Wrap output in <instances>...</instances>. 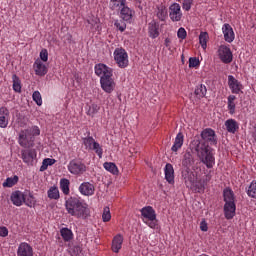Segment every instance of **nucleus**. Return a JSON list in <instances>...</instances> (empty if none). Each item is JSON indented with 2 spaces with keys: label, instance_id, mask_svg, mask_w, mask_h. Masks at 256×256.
<instances>
[{
  "label": "nucleus",
  "instance_id": "f257e3e1",
  "mask_svg": "<svg viewBox=\"0 0 256 256\" xmlns=\"http://www.w3.org/2000/svg\"><path fill=\"white\" fill-rule=\"evenodd\" d=\"M209 145H217V134L211 128L204 129L200 137L195 136L190 143L191 150L196 151L201 163L206 165L207 169H213L215 154H213V149Z\"/></svg>",
  "mask_w": 256,
  "mask_h": 256
},
{
  "label": "nucleus",
  "instance_id": "f03ea898",
  "mask_svg": "<svg viewBox=\"0 0 256 256\" xmlns=\"http://www.w3.org/2000/svg\"><path fill=\"white\" fill-rule=\"evenodd\" d=\"M66 211L76 219H87L91 215L89 205L85 200L78 197H70L65 201Z\"/></svg>",
  "mask_w": 256,
  "mask_h": 256
},
{
  "label": "nucleus",
  "instance_id": "7ed1b4c3",
  "mask_svg": "<svg viewBox=\"0 0 256 256\" xmlns=\"http://www.w3.org/2000/svg\"><path fill=\"white\" fill-rule=\"evenodd\" d=\"M193 165H195V157L192 152L187 151L182 158V177L186 185H190V187L195 183V174L191 171Z\"/></svg>",
  "mask_w": 256,
  "mask_h": 256
},
{
  "label": "nucleus",
  "instance_id": "20e7f679",
  "mask_svg": "<svg viewBox=\"0 0 256 256\" xmlns=\"http://www.w3.org/2000/svg\"><path fill=\"white\" fill-rule=\"evenodd\" d=\"M224 199V216L226 219L230 220L235 217V212L237 211V205L235 204V193L231 188H225L223 190Z\"/></svg>",
  "mask_w": 256,
  "mask_h": 256
},
{
  "label": "nucleus",
  "instance_id": "39448f33",
  "mask_svg": "<svg viewBox=\"0 0 256 256\" xmlns=\"http://www.w3.org/2000/svg\"><path fill=\"white\" fill-rule=\"evenodd\" d=\"M141 219L145 225L150 229H157L159 227V220H157V212L151 206H145L140 210Z\"/></svg>",
  "mask_w": 256,
  "mask_h": 256
},
{
  "label": "nucleus",
  "instance_id": "423d86ee",
  "mask_svg": "<svg viewBox=\"0 0 256 256\" xmlns=\"http://www.w3.org/2000/svg\"><path fill=\"white\" fill-rule=\"evenodd\" d=\"M67 169L71 175L81 177V175L87 173V165L84 164L83 160L74 158L68 163Z\"/></svg>",
  "mask_w": 256,
  "mask_h": 256
},
{
  "label": "nucleus",
  "instance_id": "0eeeda50",
  "mask_svg": "<svg viewBox=\"0 0 256 256\" xmlns=\"http://www.w3.org/2000/svg\"><path fill=\"white\" fill-rule=\"evenodd\" d=\"M18 143L24 149H31L35 145V138L31 129L22 130L19 134Z\"/></svg>",
  "mask_w": 256,
  "mask_h": 256
},
{
  "label": "nucleus",
  "instance_id": "6e6552de",
  "mask_svg": "<svg viewBox=\"0 0 256 256\" xmlns=\"http://www.w3.org/2000/svg\"><path fill=\"white\" fill-rule=\"evenodd\" d=\"M114 60L116 61L118 67L125 69L129 65V55L127 51L123 48H116L114 51Z\"/></svg>",
  "mask_w": 256,
  "mask_h": 256
},
{
  "label": "nucleus",
  "instance_id": "1a4fd4ad",
  "mask_svg": "<svg viewBox=\"0 0 256 256\" xmlns=\"http://www.w3.org/2000/svg\"><path fill=\"white\" fill-rule=\"evenodd\" d=\"M218 56L220 61L226 65H229V63L233 61V52H231V48H229V46L221 45L218 48Z\"/></svg>",
  "mask_w": 256,
  "mask_h": 256
},
{
  "label": "nucleus",
  "instance_id": "9d476101",
  "mask_svg": "<svg viewBox=\"0 0 256 256\" xmlns=\"http://www.w3.org/2000/svg\"><path fill=\"white\" fill-rule=\"evenodd\" d=\"M94 71L95 75H97V77H100V79L113 77V69L103 63L96 64L94 67Z\"/></svg>",
  "mask_w": 256,
  "mask_h": 256
},
{
  "label": "nucleus",
  "instance_id": "9b49d317",
  "mask_svg": "<svg viewBox=\"0 0 256 256\" xmlns=\"http://www.w3.org/2000/svg\"><path fill=\"white\" fill-rule=\"evenodd\" d=\"M169 17L171 21L179 22L183 19V12L181 11V5L179 3H173L169 7Z\"/></svg>",
  "mask_w": 256,
  "mask_h": 256
},
{
  "label": "nucleus",
  "instance_id": "f8f14e48",
  "mask_svg": "<svg viewBox=\"0 0 256 256\" xmlns=\"http://www.w3.org/2000/svg\"><path fill=\"white\" fill-rule=\"evenodd\" d=\"M228 87L234 95H239L244 89L243 84L233 75L228 76Z\"/></svg>",
  "mask_w": 256,
  "mask_h": 256
},
{
  "label": "nucleus",
  "instance_id": "ddd939ff",
  "mask_svg": "<svg viewBox=\"0 0 256 256\" xmlns=\"http://www.w3.org/2000/svg\"><path fill=\"white\" fill-rule=\"evenodd\" d=\"M100 85L101 89H103L105 93H112L115 91L116 84L113 76H109L108 78H101Z\"/></svg>",
  "mask_w": 256,
  "mask_h": 256
},
{
  "label": "nucleus",
  "instance_id": "4468645a",
  "mask_svg": "<svg viewBox=\"0 0 256 256\" xmlns=\"http://www.w3.org/2000/svg\"><path fill=\"white\" fill-rule=\"evenodd\" d=\"M21 159L26 165H33V161L37 159V151L35 149L22 150Z\"/></svg>",
  "mask_w": 256,
  "mask_h": 256
},
{
  "label": "nucleus",
  "instance_id": "2eb2a0df",
  "mask_svg": "<svg viewBox=\"0 0 256 256\" xmlns=\"http://www.w3.org/2000/svg\"><path fill=\"white\" fill-rule=\"evenodd\" d=\"M78 191L85 197H91L92 195H95V185L90 182H83L80 184Z\"/></svg>",
  "mask_w": 256,
  "mask_h": 256
},
{
  "label": "nucleus",
  "instance_id": "dca6fc26",
  "mask_svg": "<svg viewBox=\"0 0 256 256\" xmlns=\"http://www.w3.org/2000/svg\"><path fill=\"white\" fill-rule=\"evenodd\" d=\"M222 33L226 43H233V41H235V32L233 31V27H231L230 24L226 23L222 26Z\"/></svg>",
  "mask_w": 256,
  "mask_h": 256
},
{
  "label": "nucleus",
  "instance_id": "f3484780",
  "mask_svg": "<svg viewBox=\"0 0 256 256\" xmlns=\"http://www.w3.org/2000/svg\"><path fill=\"white\" fill-rule=\"evenodd\" d=\"M33 69L35 72V75L38 77H45V74L48 73L49 69L47 68V65H45L41 60H36L33 64Z\"/></svg>",
  "mask_w": 256,
  "mask_h": 256
},
{
  "label": "nucleus",
  "instance_id": "a211bd4d",
  "mask_svg": "<svg viewBox=\"0 0 256 256\" xmlns=\"http://www.w3.org/2000/svg\"><path fill=\"white\" fill-rule=\"evenodd\" d=\"M10 200L16 207H21L25 201V192L19 190L12 192Z\"/></svg>",
  "mask_w": 256,
  "mask_h": 256
},
{
  "label": "nucleus",
  "instance_id": "6ab92c4d",
  "mask_svg": "<svg viewBox=\"0 0 256 256\" xmlns=\"http://www.w3.org/2000/svg\"><path fill=\"white\" fill-rule=\"evenodd\" d=\"M165 179L169 185L175 184V169L171 163H167L164 168Z\"/></svg>",
  "mask_w": 256,
  "mask_h": 256
},
{
  "label": "nucleus",
  "instance_id": "aec40b11",
  "mask_svg": "<svg viewBox=\"0 0 256 256\" xmlns=\"http://www.w3.org/2000/svg\"><path fill=\"white\" fill-rule=\"evenodd\" d=\"M17 256H33V247L27 242L20 243L17 249Z\"/></svg>",
  "mask_w": 256,
  "mask_h": 256
},
{
  "label": "nucleus",
  "instance_id": "412c9836",
  "mask_svg": "<svg viewBox=\"0 0 256 256\" xmlns=\"http://www.w3.org/2000/svg\"><path fill=\"white\" fill-rule=\"evenodd\" d=\"M224 127L228 133H232V135H235L239 131V122L237 120L230 118L225 121Z\"/></svg>",
  "mask_w": 256,
  "mask_h": 256
},
{
  "label": "nucleus",
  "instance_id": "4be33fe9",
  "mask_svg": "<svg viewBox=\"0 0 256 256\" xmlns=\"http://www.w3.org/2000/svg\"><path fill=\"white\" fill-rule=\"evenodd\" d=\"M119 11L122 21H131L133 19V13H135V11L129 8L127 4H125Z\"/></svg>",
  "mask_w": 256,
  "mask_h": 256
},
{
  "label": "nucleus",
  "instance_id": "5701e85b",
  "mask_svg": "<svg viewBox=\"0 0 256 256\" xmlns=\"http://www.w3.org/2000/svg\"><path fill=\"white\" fill-rule=\"evenodd\" d=\"M9 125V109L5 107L0 108V127L1 129H6Z\"/></svg>",
  "mask_w": 256,
  "mask_h": 256
},
{
  "label": "nucleus",
  "instance_id": "b1692460",
  "mask_svg": "<svg viewBox=\"0 0 256 256\" xmlns=\"http://www.w3.org/2000/svg\"><path fill=\"white\" fill-rule=\"evenodd\" d=\"M123 247V235L118 234L112 240V251L113 253H119Z\"/></svg>",
  "mask_w": 256,
  "mask_h": 256
},
{
  "label": "nucleus",
  "instance_id": "393cba45",
  "mask_svg": "<svg viewBox=\"0 0 256 256\" xmlns=\"http://www.w3.org/2000/svg\"><path fill=\"white\" fill-rule=\"evenodd\" d=\"M148 33L151 39H157L159 36V23L152 21L148 24Z\"/></svg>",
  "mask_w": 256,
  "mask_h": 256
},
{
  "label": "nucleus",
  "instance_id": "a878e982",
  "mask_svg": "<svg viewBox=\"0 0 256 256\" xmlns=\"http://www.w3.org/2000/svg\"><path fill=\"white\" fill-rule=\"evenodd\" d=\"M237 101L236 95H229L227 98V109L229 111L230 115H235V109L237 107V104L235 103Z\"/></svg>",
  "mask_w": 256,
  "mask_h": 256
},
{
  "label": "nucleus",
  "instance_id": "bb28decb",
  "mask_svg": "<svg viewBox=\"0 0 256 256\" xmlns=\"http://www.w3.org/2000/svg\"><path fill=\"white\" fill-rule=\"evenodd\" d=\"M37 203V200H35V196H33V193H31L30 191H25L24 192V204L26 205V207H35Z\"/></svg>",
  "mask_w": 256,
  "mask_h": 256
},
{
  "label": "nucleus",
  "instance_id": "cd10ccee",
  "mask_svg": "<svg viewBox=\"0 0 256 256\" xmlns=\"http://www.w3.org/2000/svg\"><path fill=\"white\" fill-rule=\"evenodd\" d=\"M124 5H127V0H110L109 9L111 11H121Z\"/></svg>",
  "mask_w": 256,
  "mask_h": 256
},
{
  "label": "nucleus",
  "instance_id": "c85d7f7f",
  "mask_svg": "<svg viewBox=\"0 0 256 256\" xmlns=\"http://www.w3.org/2000/svg\"><path fill=\"white\" fill-rule=\"evenodd\" d=\"M183 141H184V136L183 133L179 132L176 135L175 141L173 146L171 147V151H173L174 153H177V151L179 149H181V147H183Z\"/></svg>",
  "mask_w": 256,
  "mask_h": 256
},
{
  "label": "nucleus",
  "instance_id": "c756f323",
  "mask_svg": "<svg viewBox=\"0 0 256 256\" xmlns=\"http://www.w3.org/2000/svg\"><path fill=\"white\" fill-rule=\"evenodd\" d=\"M167 15V7H165V5L161 4L157 6L156 16L160 21H165V19H167Z\"/></svg>",
  "mask_w": 256,
  "mask_h": 256
},
{
  "label": "nucleus",
  "instance_id": "7c9ffc66",
  "mask_svg": "<svg viewBox=\"0 0 256 256\" xmlns=\"http://www.w3.org/2000/svg\"><path fill=\"white\" fill-rule=\"evenodd\" d=\"M48 199H54V201H58L61 195L59 194V188L57 186H52L47 191Z\"/></svg>",
  "mask_w": 256,
  "mask_h": 256
},
{
  "label": "nucleus",
  "instance_id": "2f4dec72",
  "mask_svg": "<svg viewBox=\"0 0 256 256\" xmlns=\"http://www.w3.org/2000/svg\"><path fill=\"white\" fill-rule=\"evenodd\" d=\"M194 93L198 99H203V97L207 95V86H205V84L198 85Z\"/></svg>",
  "mask_w": 256,
  "mask_h": 256
},
{
  "label": "nucleus",
  "instance_id": "473e14b6",
  "mask_svg": "<svg viewBox=\"0 0 256 256\" xmlns=\"http://www.w3.org/2000/svg\"><path fill=\"white\" fill-rule=\"evenodd\" d=\"M103 167L106 171L112 173V175H117L119 173V168H117V165L113 162H105Z\"/></svg>",
  "mask_w": 256,
  "mask_h": 256
},
{
  "label": "nucleus",
  "instance_id": "72a5a7b5",
  "mask_svg": "<svg viewBox=\"0 0 256 256\" xmlns=\"http://www.w3.org/2000/svg\"><path fill=\"white\" fill-rule=\"evenodd\" d=\"M69 185H71V182L67 178L60 179V189L64 195H69L70 189Z\"/></svg>",
  "mask_w": 256,
  "mask_h": 256
},
{
  "label": "nucleus",
  "instance_id": "f704fd0d",
  "mask_svg": "<svg viewBox=\"0 0 256 256\" xmlns=\"http://www.w3.org/2000/svg\"><path fill=\"white\" fill-rule=\"evenodd\" d=\"M12 82H13V91L15 93H21V79L16 74L12 75Z\"/></svg>",
  "mask_w": 256,
  "mask_h": 256
},
{
  "label": "nucleus",
  "instance_id": "c9c22d12",
  "mask_svg": "<svg viewBox=\"0 0 256 256\" xmlns=\"http://www.w3.org/2000/svg\"><path fill=\"white\" fill-rule=\"evenodd\" d=\"M96 142L97 141H95V138H93V136L83 138V145L85 146V149H87L88 151H91L93 149V146Z\"/></svg>",
  "mask_w": 256,
  "mask_h": 256
},
{
  "label": "nucleus",
  "instance_id": "e433bc0d",
  "mask_svg": "<svg viewBox=\"0 0 256 256\" xmlns=\"http://www.w3.org/2000/svg\"><path fill=\"white\" fill-rule=\"evenodd\" d=\"M60 234L62 239H64V241L66 242L71 241V239H73V231H71V229L69 228H62L60 230Z\"/></svg>",
  "mask_w": 256,
  "mask_h": 256
},
{
  "label": "nucleus",
  "instance_id": "4c0bfd02",
  "mask_svg": "<svg viewBox=\"0 0 256 256\" xmlns=\"http://www.w3.org/2000/svg\"><path fill=\"white\" fill-rule=\"evenodd\" d=\"M17 183H19V176L15 175L13 177H8L2 185L3 187H14Z\"/></svg>",
  "mask_w": 256,
  "mask_h": 256
},
{
  "label": "nucleus",
  "instance_id": "58836bf2",
  "mask_svg": "<svg viewBox=\"0 0 256 256\" xmlns=\"http://www.w3.org/2000/svg\"><path fill=\"white\" fill-rule=\"evenodd\" d=\"M246 193L251 199H256V180H253L248 186Z\"/></svg>",
  "mask_w": 256,
  "mask_h": 256
},
{
  "label": "nucleus",
  "instance_id": "ea45409f",
  "mask_svg": "<svg viewBox=\"0 0 256 256\" xmlns=\"http://www.w3.org/2000/svg\"><path fill=\"white\" fill-rule=\"evenodd\" d=\"M207 41H209V34L207 32H201L199 35V43L202 49H207Z\"/></svg>",
  "mask_w": 256,
  "mask_h": 256
},
{
  "label": "nucleus",
  "instance_id": "a19ab883",
  "mask_svg": "<svg viewBox=\"0 0 256 256\" xmlns=\"http://www.w3.org/2000/svg\"><path fill=\"white\" fill-rule=\"evenodd\" d=\"M56 160L53 158H45L42 162V165L40 167V171H47L48 167H51V165H55Z\"/></svg>",
  "mask_w": 256,
  "mask_h": 256
},
{
  "label": "nucleus",
  "instance_id": "79ce46f5",
  "mask_svg": "<svg viewBox=\"0 0 256 256\" xmlns=\"http://www.w3.org/2000/svg\"><path fill=\"white\" fill-rule=\"evenodd\" d=\"M91 151H95L99 159H103V147L101 146V144H99V142L94 143V146H92Z\"/></svg>",
  "mask_w": 256,
  "mask_h": 256
},
{
  "label": "nucleus",
  "instance_id": "37998d69",
  "mask_svg": "<svg viewBox=\"0 0 256 256\" xmlns=\"http://www.w3.org/2000/svg\"><path fill=\"white\" fill-rule=\"evenodd\" d=\"M114 27L123 33L125 29H127V24L125 23V20H115Z\"/></svg>",
  "mask_w": 256,
  "mask_h": 256
},
{
  "label": "nucleus",
  "instance_id": "c03bdc74",
  "mask_svg": "<svg viewBox=\"0 0 256 256\" xmlns=\"http://www.w3.org/2000/svg\"><path fill=\"white\" fill-rule=\"evenodd\" d=\"M32 99L33 101H35L38 107H41L43 105V98L41 97V93L39 91L33 92Z\"/></svg>",
  "mask_w": 256,
  "mask_h": 256
},
{
  "label": "nucleus",
  "instance_id": "a18cd8bd",
  "mask_svg": "<svg viewBox=\"0 0 256 256\" xmlns=\"http://www.w3.org/2000/svg\"><path fill=\"white\" fill-rule=\"evenodd\" d=\"M102 220L104 221V223H108V221H111V210L107 206L103 209Z\"/></svg>",
  "mask_w": 256,
  "mask_h": 256
},
{
  "label": "nucleus",
  "instance_id": "49530a36",
  "mask_svg": "<svg viewBox=\"0 0 256 256\" xmlns=\"http://www.w3.org/2000/svg\"><path fill=\"white\" fill-rule=\"evenodd\" d=\"M193 0H183L182 2V9L184 11H191V8L193 7Z\"/></svg>",
  "mask_w": 256,
  "mask_h": 256
},
{
  "label": "nucleus",
  "instance_id": "de8ad7c7",
  "mask_svg": "<svg viewBox=\"0 0 256 256\" xmlns=\"http://www.w3.org/2000/svg\"><path fill=\"white\" fill-rule=\"evenodd\" d=\"M70 255L71 256H83L81 247L74 246L73 248H71Z\"/></svg>",
  "mask_w": 256,
  "mask_h": 256
},
{
  "label": "nucleus",
  "instance_id": "09e8293b",
  "mask_svg": "<svg viewBox=\"0 0 256 256\" xmlns=\"http://www.w3.org/2000/svg\"><path fill=\"white\" fill-rule=\"evenodd\" d=\"M40 59L44 63H47V61H49V52L47 51V49H42L41 50V52H40Z\"/></svg>",
  "mask_w": 256,
  "mask_h": 256
},
{
  "label": "nucleus",
  "instance_id": "8fccbe9b",
  "mask_svg": "<svg viewBox=\"0 0 256 256\" xmlns=\"http://www.w3.org/2000/svg\"><path fill=\"white\" fill-rule=\"evenodd\" d=\"M200 62L199 59H197V57H191L189 58V67L191 68H195V67H199Z\"/></svg>",
  "mask_w": 256,
  "mask_h": 256
},
{
  "label": "nucleus",
  "instance_id": "3c124183",
  "mask_svg": "<svg viewBox=\"0 0 256 256\" xmlns=\"http://www.w3.org/2000/svg\"><path fill=\"white\" fill-rule=\"evenodd\" d=\"M177 37L178 39H187V30H185V28L181 27L178 29L177 32Z\"/></svg>",
  "mask_w": 256,
  "mask_h": 256
},
{
  "label": "nucleus",
  "instance_id": "603ef678",
  "mask_svg": "<svg viewBox=\"0 0 256 256\" xmlns=\"http://www.w3.org/2000/svg\"><path fill=\"white\" fill-rule=\"evenodd\" d=\"M200 229L204 232H207L209 230V226L207 225V221L202 220L200 223Z\"/></svg>",
  "mask_w": 256,
  "mask_h": 256
},
{
  "label": "nucleus",
  "instance_id": "864d4df0",
  "mask_svg": "<svg viewBox=\"0 0 256 256\" xmlns=\"http://www.w3.org/2000/svg\"><path fill=\"white\" fill-rule=\"evenodd\" d=\"M7 235H9L7 227H0V237H7Z\"/></svg>",
  "mask_w": 256,
  "mask_h": 256
},
{
  "label": "nucleus",
  "instance_id": "5fc2aeb1",
  "mask_svg": "<svg viewBox=\"0 0 256 256\" xmlns=\"http://www.w3.org/2000/svg\"><path fill=\"white\" fill-rule=\"evenodd\" d=\"M30 130L32 131V137H34V135H41V130H39L37 126H33Z\"/></svg>",
  "mask_w": 256,
  "mask_h": 256
},
{
  "label": "nucleus",
  "instance_id": "6e6d98bb",
  "mask_svg": "<svg viewBox=\"0 0 256 256\" xmlns=\"http://www.w3.org/2000/svg\"><path fill=\"white\" fill-rule=\"evenodd\" d=\"M164 45H165V47H167L168 49H171V48H169V45H171V39L166 38V39L164 40Z\"/></svg>",
  "mask_w": 256,
  "mask_h": 256
},
{
  "label": "nucleus",
  "instance_id": "4d7b16f0",
  "mask_svg": "<svg viewBox=\"0 0 256 256\" xmlns=\"http://www.w3.org/2000/svg\"><path fill=\"white\" fill-rule=\"evenodd\" d=\"M252 137L256 141V125L254 126V130L252 131Z\"/></svg>",
  "mask_w": 256,
  "mask_h": 256
},
{
  "label": "nucleus",
  "instance_id": "13d9d810",
  "mask_svg": "<svg viewBox=\"0 0 256 256\" xmlns=\"http://www.w3.org/2000/svg\"><path fill=\"white\" fill-rule=\"evenodd\" d=\"M206 183H208V181H211V176L206 175V179H205Z\"/></svg>",
  "mask_w": 256,
  "mask_h": 256
},
{
  "label": "nucleus",
  "instance_id": "bf43d9fd",
  "mask_svg": "<svg viewBox=\"0 0 256 256\" xmlns=\"http://www.w3.org/2000/svg\"><path fill=\"white\" fill-rule=\"evenodd\" d=\"M92 108H93L94 111H97V109H99V106L94 104V105H92Z\"/></svg>",
  "mask_w": 256,
  "mask_h": 256
},
{
  "label": "nucleus",
  "instance_id": "052dcab7",
  "mask_svg": "<svg viewBox=\"0 0 256 256\" xmlns=\"http://www.w3.org/2000/svg\"><path fill=\"white\" fill-rule=\"evenodd\" d=\"M134 1H136V3H141V0H134Z\"/></svg>",
  "mask_w": 256,
  "mask_h": 256
}]
</instances>
